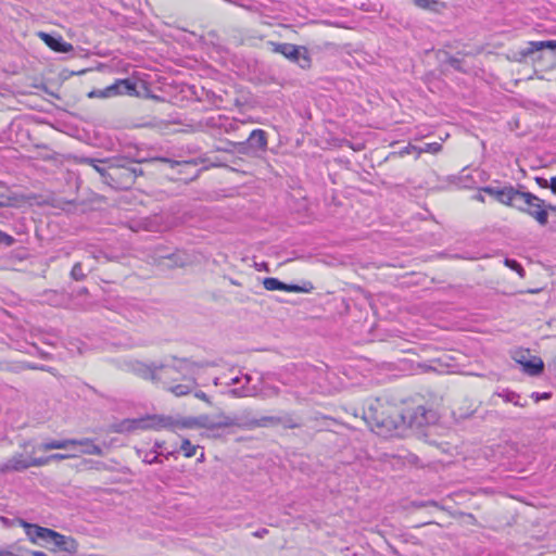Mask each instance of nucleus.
I'll use <instances>...</instances> for the list:
<instances>
[{"instance_id":"4468645a","label":"nucleus","mask_w":556,"mask_h":556,"mask_svg":"<svg viewBox=\"0 0 556 556\" xmlns=\"http://www.w3.org/2000/svg\"><path fill=\"white\" fill-rule=\"evenodd\" d=\"M125 94H137L136 83H134L130 79H117L114 84L106 87V96H109L110 98Z\"/></svg>"},{"instance_id":"b1692460","label":"nucleus","mask_w":556,"mask_h":556,"mask_svg":"<svg viewBox=\"0 0 556 556\" xmlns=\"http://www.w3.org/2000/svg\"><path fill=\"white\" fill-rule=\"evenodd\" d=\"M495 395L502 397L504 402L513 403L516 406L525 407L527 405V402H520L519 394L509 390H503L502 392L495 393Z\"/></svg>"},{"instance_id":"2eb2a0df","label":"nucleus","mask_w":556,"mask_h":556,"mask_svg":"<svg viewBox=\"0 0 556 556\" xmlns=\"http://www.w3.org/2000/svg\"><path fill=\"white\" fill-rule=\"evenodd\" d=\"M49 542L67 553H76L78 551V543L76 540L62 535L53 530L51 531Z\"/></svg>"},{"instance_id":"f704fd0d","label":"nucleus","mask_w":556,"mask_h":556,"mask_svg":"<svg viewBox=\"0 0 556 556\" xmlns=\"http://www.w3.org/2000/svg\"><path fill=\"white\" fill-rule=\"evenodd\" d=\"M483 192L490 194L491 197H493L494 199H496L497 201H500V198H501V193L503 191V188L500 189V188H494V187H485L482 189Z\"/></svg>"},{"instance_id":"58836bf2","label":"nucleus","mask_w":556,"mask_h":556,"mask_svg":"<svg viewBox=\"0 0 556 556\" xmlns=\"http://www.w3.org/2000/svg\"><path fill=\"white\" fill-rule=\"evenodd\" d=\"M532 397L534 399L535 402H539L540 400H547L551 397V393H538V392H534L532 393Z\"/></svg>"},{"instance_id":"2f4dec72","label":"nucleus","mask_w":556,"mask_h":556,"mask_svg":"<svg viewBox=\"0 0 556 556\" xmlns=\"http://www.w3.org/2000/svg\"><path fill=\"white\" fill-rule=\"evenodd\" d=\"M442 150V144L439 142L426 143L424 147L418 149V154L420 153H432L437 154Z\"/></svg>"},{"instance_id":"4be33fe9","label":"nucleus","mask_w":556,"mask_h":556,"mask_svg":"<svg viewBox=\"0 0 556 556\" xmlns=\"http://www.w3.org/2000/svg\"><path fill=\"white\" fill-rule=\"evenodd\" d=\"M282 421V419L278 416H264L260 419H252L247 424L249 428H257V427H267V426H277Z\"/></svg>"},{"instance_id":"0eeeda50","label":"nucleus","mask_w":556,"mask_h":556,"mask_svg":"<svg viewBox=\"0 0 556 556\" xmlns=\"http://www.w3.org/2000/svg\"><path fill=\"white\" fill-rule=\"evenodd\" d=\"M177 422L169 416H150L141 419L124 420L116 429V432L130 431L134 429H165L173 428Z\"/></svg>"},{"instance_id":"6e6552de","label":"nucleus","mask_w":556,"mask_h":556,"mask_svg":"<svg viewBox=\"0 0 556 556\" xmlns=\"http://www.w3.org/2000/svg\"><path fill=\"white\" fill-rule=\"evenodd\" d=\"M181 426L185 428L198 427L213 430L239 426V424L233 417L224 413H219L214 417L208 415H200L197 417L188 418L181 424Z\"/></svg>"},{"instance_id":"f8f14e48","label":"nucleus","mask_w":556,"mask_h":556,"mask_svg":"<svg viewBox=\"0 0 556 556\" xmlns=\"http://www.w3.org/2000/svg\"><path fill=\"white\" fill-rule=\"evenodd\" d=\"M545 50H549L553 59L556 61V40L529 41L525 49L514 52L511 60L516 62H523L528 56L536 52L541 53V58Z\"/></svg>"},{"instance_id":"c85d7f7f","label":"nucleus","mask_w":556,"mask_h":556,"mask_svg":"<svg viewBox=\"0 0 556 556\" xmlns=\"http://www.w3.org/2000/svg\"><path fill=\"white\" fill-rule=\"evenodd\" d=\"M70 275H71L72 279H74L76 281H83L87 277V275L84 270L83 264L80 262H77L74 264Z\"/></svg>"},{"instance_id":"a878e982","label":"nucleus","mask_w":556,"mask_h":556,"mask_svg":"<svg viewBox=\"0 0 556 556\" xmlns=\"http://www.w3.org/2000/svg\"><path fill=\"white\" fill-rule=\"evenodd\" d=\"M415 5L422 9L429 10L433 12H438L440 8H444V3L435 1V0H413Z\"/></svg>"},{"instance_id":"9d476101","label":"nucleus","mask_w":556,"mask_h":556,"mask_svg":"<svg viewBox=\"0 0 556 556\" xmlns=\"http://www.w3.org/2000/svg\"><path fill=\"white\" fill-rule=\"evenodd\" d=\"M401 416L404 417L402 428L407 427L416 430L437 420V413L432 409H427L425 406L406 409Z\"/></svg>"},{"instance_id":"f03ea898","label":"nucleus","mask_w":556,"mask_h":556,"mask_svg":"<svg viewBox=\"0 0 556 556\" xmlns=\"http://www.w3.org/2000/svg\"><path fill=\"white\" fill-rule=\"evenodd\" d=\"M401 415L396 407L377 400L364 410L363 419L372 431L384 435L402 428L404 417Z\"/></svg>"},{"instance_id":"cd10ccee","label":"nucleus","mask_w":556,"mask_h":556,"mask_svg":"<svg viewBox=\"0 0 556 556\" xmlns=\"http://www.w3.org/2000/svg\"><path fill=\"white\" fill-rule=\"evenodd\" d=\"M282 421L279 424L286 429H296L302 426L300 419L291 414H287L283 417H280Z\"/></svg>"},{"instance_id":"3c124183","label":"nucleus","mask_w":556,"mask_h":556,"mask_svg":"<svg viewBox=\"0 0 556 556\" xmlns=\"http://www.w3.org/2000/svg\"><path fill=\"white\" fill-rule=\"evenodd\" d=\"M547 208L551 210V211H555L556 210L555 206H553V205H548Z\"/></svg>"},{"instance_id":"4d7b16f0","label":"nucleus","mask_w":556,"mask_h":556,"mask_svg":"<svg viewBox=\"0 0 556 556\" xmlns=\"http://www.w3.org/2000/svg\"><path fill=\"white\" fill-rule=\"evenodd\" d=\"M80 293H87V289H86V288H84V289L80 291Z\"/></svg>"},{"instance_id":"ea45409f","label":"nucleus","mask_w":556,"mask_h":556,"mask_svg":"<svg viewBox=\"0 0 556 556\" xmlns=\"http://www.w3.org/2000/svg\"><path fill=\"white\" fill-rule=\"evenodd\" d=\"M194 396H195L197 399L201 400V401H204V402H206V403L211 404V400H210V397H208V396L206 395V393H204L203 391H197V392L194 393Z\"/></svg>"},{"instance_id":"7c9ffc66","label":"nucleus","mask_w":556,"mask_h":556,"mask_svg":"<svg viewBox=\"0 0 556 556\" xmlns=\"http://www.w3.org/2000/svg\"><path fill=\"white\" fill-rule=\"evenodd\" d=\"M198 445H193L188 439H185L181 443L180 450L186 457H192L195 455Z\"/></svg>"},{"instance_id":"c03bdc74","label":"nucleus","mask_w":556,"mask_h":556,"mask_svg":"<svg viewBox=\"0 0 556 556\" xmlns=\"http://www.w3.org/2000/svg\"><path fill=\"white\" fill-rule=\"evenodd\" d=\"M428 505H431V506H434V507H439L438 503L434 502V501L422 503L419 506H428Z\"/></svg>"},{"instance_id":"c9c22d12","label":"nucleus","mask_w":556,"mask_h":556,"mask_svg":"<svg viewBox=\"0 0 556 556\" xmlns=\"http://www.w3.org/2000/svg\"><path fill=\"white\" fill-rule=\"evenodd\" d=\"M14 242H15V239L12 236L0 230V244H4L5 247H11Z\"/></svg>"},{"instance_id":"864d4df0","label":"nucleus","mask_w":556,"mask_h":556,"mask_svg":"<svg viewBox=\"0 0 556 556\" xmlns=\"http://www.w3.org/2000/svg\"><path fill=\"white\" fill-rule=\"evenodd\" d=\"M161 160H162L163 162L172 163V161H170V160H168V159H161Z\"/></svg>"},{"instance_id":"a19ab883","label":"nucleus","mask_w":556,"mask_h":556,"mask_svg":"<svg viewBox=\"0 0 556 556\" xmlns=\"http://www.w3.org/2000/svg\"><path fill=\"white\" fill-rule=\"evenodd\" d=\"M267 533H268V530L263 528V529H260V530L255 531L253 533V535L256 536V538H264Z\"/></svg>"},{"instance_id":"4c0bfd02","label":"nucleus","mask_w":556,"mask_h":556,"mask_svg":"<svg viewBox=\"0 0 556 556\" xmlns=\"http://www.w3.org/2000/svg\"><path fill=\"white\" fill-rule=\"evenodd\" d=\"M447 62L455 70L463 71V68L460 66V60L459 59H457V58H450Z\"/></svg>"},{"instance_id":"09e8293b","label":"nucleus","mask_w":556,"mask_h":556,"mask_svg":"<svg viewBox=\"0 0 556 556\" xmlns=\"http://www.w3.org/2000/svg\"><path fill=\"white\" fill-rule=\"evenodd\" d=\"M528 208H530L531 211H539V207L536 206H528Z\"/></svg>"},{"instance_id":"9b49d317","label":"nucleus","mask_w":556,"mask_h":556,"mask_svg":"<svg viewBox=\"0 0 556 556\" xmlns=\"http://www.w3.org/2000/svg\"><path fill=\"white\" fill-rule=\"evenodd\" d=\"M45 462L39 457L26 456L23 453H15L5 463L0 465V472L24 471L30 467H42Z\"/></svg>"},{"instance_id":"7ed1b4c3","label":"nucleus","mask_w":556,"mask_h":556,"mask_svg":"<svg viewBox=\"0 0 556 556\" xmlns=\"http://www.w3.org/2000/svg\"><path fill=\"white\" fill-rule=\"evenodd\" d=\"M498 202L528 213L542 226L547 224L548 215L547 210L544 208V201L530 192L505 187Z\"/></svg>"},{"instance_id":"f257e3e1","label":"nucleus","mask_w":556,"mask_h":556,"mask_svg":"<svg viewBox=\"0 0 556 556\" xmlns=\"http://www.w3.org/2000/svg\"><path fill=\"white\" fill-rule=\"evenodd\" d=\"M173 358V364H160L144 363L139 359H125L119 368L124 371L131 372L141 379L150 380L154 383L166 384L168 382L169 375L177 370L182 375H189L193 372L195 364L188 358Z\"/></svg>"},{"instance_id":"423d86ee","label":"nucleus","mask_w":556,"mask_h":556,"mask_svg":"<svg viewBox=\"0 0 556 556\" xmlns=\"http://www.w3.org/2000/svg\"><path fill=\"white\" fill-rule=\"evenodd\" d=\"M71 446H84V454L102 456V448L94 444L92 439H65V440H48L37 446L39 451L48 452L51 450H63Z\"/></svg>"},{"instance_id":"aec40b11","label":"nucleus","mask_w":556,"mask_h":556,"mask_svg":"<svg viewBox=\"0 0 556 556\" xmlns=\"http://www.w3.org/2000/svg\"><path fill=\"white\" fill-rule=\"evenodd\" d=\"M110 161H112V159L96 160V159H91V157H86V159L83 160V162L85 164L93 167L94 170L97 173H99V175L101 176L103 182L106 184V185H108V180H109V176L106 174L110 170Z\"/></svg>"},{"instance_id":"5fc2aeb1","label":"nucleus","mask_w":556,"mask_h":556,"mask_svg":"<svg viewBox=\"0 0 556 556\" xmlns=\"http://www.w3.org/2000/svg\"><path fill=\"white\" fill-rule=\"evenodd\" d=\"M231 283L235 285V286H240V283L235 281V280H231Z\"/></svg>"},{"instance_id":"37998d69","label":"nucleus","mask_w":556,"mask_h":556,"mask_svg":"<svg viewBox=\"0 0 556 556\" xmlns=\"http://www.w3.org/2000/svg\"><path fill=\"white\" fill-rule=\"evenodd\" d=\"M549 188L554 193H556V176L551 179Z\"/></svg>"},{"instance_id":"20e7f679","label":"nucleus","mask_w":556,"mask_h":556,"mask_svg":"<svg viewBox=\"0 0 556 556\" xmlns=\"http://www.w3.org/2000/svg\"><path fill=\"white\" fill-rule=\"evenodd\" d=\"M142 174V169L131 166L130 162L124 159H112L110 170L106 174L109 176L108 185L115 189H129L136 178Z\"/></svg>"},{"instance_id":"bb28decb","label":"nucleus","mask_w":556,"mask_h":556,"mask_svg":"<svg viewBox=\"0 0 556 556\" xmlns=\"http://www.w3.org/2000/svg\"><path fill=\"white\" fill-rule=\"evenodd\" d=\"M280 394V389L276 386L265 384L262 389H258V396L263 400L277 397Z\"/></svg>"},{"instance_id":"72a5a7b5","label":"nucleus","mask_w":556,"mask_h":556,"mask_svg":"<svg viewBox=\"0 0 556 556\" xmlns=\"http://www.w3.org/2000/svg\"><path fill=\"white\" fill-rule=\"evenodd\" d=\"M87 96L90 99H93V98L108 99V98H110L109 96H106V87L104 89L91 90L90 92H88Z\"/></svg>"},{"instance_id":"a211bd4d","label":"nucleus","mask_w":556,"mask_h":556,"mask_svg":"<svg viewBox=\"0 0 556 556\" xmlns=\"http://www.w3.org/2000/svg\"><path fill=\"white\" fill-rule=\"evenodd\" d=\"M245 383L240 388H233L228 391V394L233 397H257L258 396V388L256 386H250L252 380L250 375H244L243 377Z\"/></svg>"},{"instance_id":"1a4fd4ad","label":"nucleus","mask_w":556,"mask_h":556,"mask_svg":"<svg viewBox=\"0 0 556 556\" xmlns=\"http://www.w3.org/2000/svg\"><path fill=\"white\" fill-rule=\"evenodd\" d=\"M268 45L271 47L273 52L282 54L291 62L298 63L300 67L308 68L311 66V58L305 47L274 41L268 42Z\"/></svg>"},{"instance_id":"79ce46f5","label":"nucleus","mask_w":556,"mask_h":556,"mask_svg":"<svg viewBox=\"0 0 556 556\" xmlns=\"http://www.w3.org/2000/svg\"><path fill=\"white\" fill-rule=\"evenodd\" d=\"M536 182H538L541 187H543V188H547V187H549V185H551V182L548 184L546 179L541 178V177H538V178H536Z\"/></svg>"},{"instance_id":"412c9836","label":"nucleus","mask_w":556,"mask_h":556,"mask_svg":"<svg viewBox=\"0 0 556 556\" xmlns=\"http://www.w3.org/2000/svg\"><path fill=\"white\" fill-rule=\"evenodd\" d=\"M519 364H521L522 369L530 376H538L544 369V363L540 357L533 356L531 359H518Z\"/></svg>"},{"instance_id":"e433bc0d","label":"nucleus","mask_w":556,"mask_h":556,"mask_svg":"<svg viewBox=\"0 0 556 556\" xmlns=\"http://www.w3.org/2000/svg\"><path fill=\"white\" fill-rule=\"evenodd\" d=\"M159 456L160 455L156 453V450H154L153 452L146 454V456L143 458V462L147 463V464L160 463Z\"/></svg>"},{"instance_id":"49530a36","label":"nucleus","mask_w":556,"mask_h":556,"mask_svg":"<svg viewBox=\"0 0 556 556\" xmlns=\"http://www.w3.org/2000/svg\"><path fill=\"white\" fill-rule=\"evenodd\" d=\"M31 556H47V555L43 552L36 551V552H31Z\"/></svg>"},{"instance_id":"c756f323","label":"nucleus","mask_w":556,"mask_h":556,"mask_svg":"<svg viewBox=\"0 0 556 556\" xmlns=\"http://www.w3.org/2000/svg\"><path fill=\"white\" fill-rule=\"evenodd\" d=\"M77 454H62V453H55V454H51L49 456H46V457H39L40 460H43L45 462V466L48 465L50 462H59V460H65V459H68V458H73V457H76Z\"/></svg>"},{"instance_id":"8fccbe9b","label":"nucleus","mask_w":556,"mask_h":556,"mask_svg":"<svg viewBox=\"0 0 556 556\" xmlns=\"http://www.w3.org/2000/svg\"><path fill=\"white\" fill-rule=\"evenodd\" d=\"M161 446H162V444L156 442L155 445H154V448H160Z\"/></svg>"},{"instance_id":"dca6fc26","label":"nucleus","mask_w":556,"mask_h":556,"mask_svg":"<svg viewBox=\"0 0 556 556\" xmlns=\"http://www.w3.org/2000/svg\"><path fill=\"white\" fill-rule=\"evenodd\" d=\"M39 37L43 40V42L51 48L52 50L61 53H67L73 51V46L62 39L61 36L54 37L47 33H39Z\"/></svg>"},{"instance_id":"393cba45","label":"nucleus","mask_w":556,"mask_h":556,"mask_svg":"<svg viewBox=\"0 0 556 556\" xmlns=\"http://www.w3.org/2000/svg\"><path fill=\"white\" fill-rule=\"evenodd\" d=\"M23 201L24 197L16 193L0 194V207L17 206Z\"/></svg>"},{"instance_id":"6e6d98bb","label":"nucleus","mask_w":556,"mask_h":556,"mask_svg":"<svg viewBox=\"0 0 556 556\" xmlns=\"http://www.w3.org/2000/svg\"><path fill=\"white\" fill-rule=\"evenodd\" d=\"M214 384H215V386H218V378H216V379L214 380Z\"/></svg>"},{"instance_id":"603ef678","label":"nucleus","mask_w":556,"mask_h":556,"mask_svg":"<svg viewBox=\"0 0 556 556\" xmlns=\"http://www.w3.org/2000/svg\"><path fill=\"white\" fill-rule=\"evenodd\" d=\"M204 458V454L202 453L201 456H199V462H202Z\"/></svg>"},{"instance_id":"de8ad7c7","label":"nucleus","mask_w":556,"mask_h":556,"mask_svg":"<svg viewBox=\"0 0 556 556\" xmlns=\"http://www.w3.org/2000/svg\"><path fill=\"white\" fill-rule=\"evenodd\" d=\"M20 445H21V447H23V448H27V447H28V445H29V441H24V442H23V443H21Z\"/></svg>"},{"instance_id":"6ab92c4d","label":"nucleus","mask_w":556,"mask_h":556,"mask_svg":"<svg viewBox=\"0 0 556 556\" xmlns=\"http://www.w3.org/2000/svg\"><path fill=\"white\" fill-rule=\"evenodd\" d=\"M23 526L25 528L26 535L29 538L31 542H37L38 540H42L49 542L51 529L39 527L37 525H30L23 521Z\"/></svg>"},{"instance_id":"5701e85b","label":"nucleus","mask_w":556,"mask_h":556,"mask_svg":"<svg viewBox=\"0 0 556 556\" xmlns=\"http://www.w3.org/2000/svg\"><path fill=\"white\" fill-rule=\"evenodd\" d=\"M249 141L251 146L265 150L267 147L266 132L262 129H254L249 136Z\"/></svg>"},{"instance_id":"473e14b6","label":"nucleus","mask_w":556,"mask_h":556,"mask_svg":"<svg viewBox=\"0 0 556 556\" xmlns=\"http://www.w3.org/2000/svg\"><path fill=\"white\" fill-rule=\"evenodd\" d=\"M504 264L507 267H509L510 269L517 271L520 277L525 276V270H523L522 266L517 261L510 260V258H506L504 261Z\"/></svg>"},{"instance_id":"f3484780","label":"nucleus","mask_w":556,"mask_h":556,"mask_svg":"<svg viewBox=\"0 0 556 556\" xmlns=\"http://www.w3.org/2000/svg\"><path fill=\"white\" fill-rule=\"evenodd\" d=\"M160 260V264L167 268L184 267L191 262L188 254L181 251L161 256Z\"/></svg>"},{"instance_id":"ddd939ff","label":"nucleus","mask_w":556,"mask_h":556,"mask_svg":"<svg viewBox=\"0 0 556 556\" xmlns=\"http://www.w3.org/2000/svg\"><path fill=\"white\" fill-rule=\"evenodd\" d=\"M263 286L268 291H287L296 293H311L314 290V286L309 281L303 282V285H288L274 277H267L263 279Z\"/></svg>"},{"instance_id":"a18cd8bd","label":"nucleus","mask_w":556,"mask_h":556,"mask_svg":"<svg viewBox=\"0 0 556 556\" xmlns=\"http://www.w3.org/2000/svg\"><path fill=\"white\" fill-rule=\"evenodd\" d=\"M241 382V378L239 377H236V378H232L230 383L229 384H237V383H240Z\"/></svg>"},{"instance_id":"39448f33","label":"nucleus","mask_w":556,"mask_h":556,"mask_svg":"<svg viewBox=\"0 0 556 556\" xmlns=\"http://www.w3.org/2000/svg\"><path fill=\"white\" fill-rule=\"evenodd\" d=\"M195 366L193 367V372L189 375H182L180 371H173L169 375L168 382L166 384H163L165 388H167L174 395L176 396H182L189 394L194 387L197 386V381L193 378V375L195 374L198 368L208 367V366H215L214 363L204 362V363H195Z\"/></svg>"}]
</instances>
